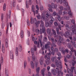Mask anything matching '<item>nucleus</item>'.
<instances>
[{
	"mask_svg": "<svg viewBox=\"0 0 76 76\" xmlns=\"http://www.w3.org/2000/svg\"><path fill=\"white\" fill-rule=\"evenodd\" d=\"M60 9H61V10H63V6H60Z\"/></svg>",
	"mask_w": 76,
	"mask_h": 76,
	"instance_id": "nucleus-58",
	"label": "nucleus"
},
{
	"mask_svg": "<svg viewBox=\"0 0 76 76\" xmlns=\"http://www.w3.org/2000/svg\"><path fill=\"white\" fill-rule=\"evenodd\" d=\"M71 22L74 25H71V28L72 29H74L73 30H72V33L73 34H75L76 35V24H75V20L74 19H72L71 20Z\"/></svg>",
	"mask_w": 76,
	"mask_h": 76,
	"instance_id": "nucleus-2",
	"label": "nucleus"
},
{
	"mask_svg": "<svg viewBox=\"0 0 76 76\" xmlns=\"http://www.w3.org/2000/svg\"><path fill=\"white\" fill-rule=\"evenodd\" d=\"M17 9L18 10H20L19 9V5H17Z\"/></svg>",
	"mask_w": 76,
	"mask_h": 76,
	"instance_id": "nucleus-63",
	"label": "nucleus"
},
{
	"mask_svg": "<svg viewBox=\"0 0 76 76\" xmlns=\"http://www.w3.org/2000/svg\"><path fill=\"white\" fill-rule=\"evenodd\" d=\"M62 53L63 54H65L66 53V51L64 50H62Z\"/></svg>",
	"mask_w": 76,
	"mask_h": 76,
	"instance_id": "nucleus-59",
	"label": "nucleus"
},
{
	"mask_svg": "<svg viewBox=\"0 0 76 76\" xmlns=\"http://www.w3.org/2000/svg\"><path fill=\"white\" fill-rule=\"evenodd\" d=\"M37 22V19H36V18H34L33 19V23H35H35Z\"/></svg>",
	"mask_w": 76,
	"mask_h": 76,
	"instance_id": "nucleus-38",
	"label": "nucleus"
},
{
	"mask_svg": "<svg viewBox=\"0 0 76 76\" xmlns=\"http://www.w3.org/2000/svg\"><path fill=\"white\" fill-rule=\"evenodd\" d=\"M31 53L32 54V57L33 61H34L35 60V55H34V48H32L31 49Z\"/></svg>",
	"mask_w": 76,
	"mask_h": 76,
	"instance_id": "nucleus-7",
	"label": "nucleus"
},
{
	"mask_svg": "<svg viewBox=\"0 0 76 76\" xmlns=\"http://www.w3.org/2000/svg\"><path fill=\"white\" fill-rule=\"evenodd\" d=\"M57 57L56 56L52 57L51 58V60L52 62H55V64L56 66L58 67H59V63H58V60H57Z\"/></svg>",
	"mask_w": 76,
	"mask_h": 76,
	"instance_id": "nucleus-3",
	"label": "nucleus"
},
{
	"mask_svg": "<svg viewBox=\"0 0 76 76\" xmlns=\"http://www.w3.org/2000/svg\"><path fill=\"white\" fill-rule=\"evenodd\" d=\"M65 18L66 20H69V17L67 16H65Z\"/></svg>",
	"mask_w": 76,
	"mask_h": 76,
	"instance_id": "nucleus-52",
	"label": "nucleus"
},
{
	"mask_svg": "<svg viewBox=\"0 0 76 76\" xmlns=\"http://www.w3.org/2000/svg\"><path fill=\"white\" fill-rule=\"evenodd\" d=\"M18 48L16 47L15 49V55L16 56H18Z\"/></svg>",
	"mask_w": 76,
	"mask_h": 76,
	"instance_id": "nucleus-25",
	"label": "nucleus"
},
{
	"mask_svg": "<svg viewBox=\"0 0 76 76\" xmlns=\"http://www.w3.org/2000/svg\"><path fill=\"white\" fill-rule=\"evenodd\" d=\"M68 6L67 8L68 9V10H69V12H68V15H70L71 18H72V17H73V16H72V13H71V10H70V7L69 6L68 4V5H67V6ZM64 10H66V11H67L68 10L67 8H64Z\"/></svg>",
	"mask_w": 76,
	"mask_h": 76,
	"instance_id": "nucleus-5",
	"label": "nucleus"
},
{
	"mask_svg": "<svg viewBox=\"0 0 76 76\" xmlns=\"http://www.w3.org/2000/svg\"><path fill=\"white\" fill-rule=\"evenodd\" d=\"M65 27L66 29L68 31L70 32V29H71L70 28V26H69V25H68V24H66L65 25Z\"/></svg>",
	"mask_w": 76,
	"mask_h": 76,
	"instance_id": "nucleus-16",
	"label": "nucleus"
},
{
	"mask_svg": "<svg viewBox=\"0 0 76 76\" xmlns=\"http://www.w3.org/2000/svg\"><path fill=\"white\" fill-rule=\"evenodd\" d=\"M3 64V58L2 57H1L0 59V76H1V73H0V70H1V64Z\"/></svg>",
	"mask_w": 76,
	"mask_h": 76,
	"instance_id": "nucleus-11",
	"label": "nucleus"
},
{
	"mask_svg": "<svg viewBox=\"0 0 76 76\" xmlns=\"http://www.w3.org/2000/svg\"><path fill=\"white\" fill-rule=\"evenodd\" d=\"M27 33L28 34V37H29V36H30V32H29V31H27Z\"/></svg>",
	"mask_w": 76,
	"mask_h": 76,
	"instance_id": "nucleus-53",
	"label": "nucleus"
},
{
	"mask_svg": "<svg viewBox=\"0 0 76 76\" xmlns=\"http://www.w3.org/2000/svg\"><path fill=\"white\" fill-rule=\"evenodd\" d=\"M58 13L59 15H62V11L61 10H60L58 12Z\"/></svg>",
	"mask_w": 76,
	"mask_h": 76,
	"instance_id": "nucleus-54",
	"label": "nucleus"
},
{
	"mask_svg": "<svg viewBox=\"0 0 76 76\" xmlns=\"http://www.w3.org/2000/svg\"><path fill=\"white\" fill-rule=\"evenodd\" d=\"M67 45L69 48H70H70H72V44H71V43H68Z\"/></svg>",
	"mask_w": 76,
	"mask_h": 76,
	"instance_id": "nucleus-37",
	"label": "nucleus"
},
{
	"mask_svg": "<svg viewBox=\"0 0 76 76\" xmlns=\"http://www.w3.org/2000/svg\"><path fill=\"white\" fill-rule=\"evenodd\" d=\"M31 64L32 69H34V63L32 61H31Z\"/></svg>",
	"mask_w": 76,
	"mask_h": 76,
	"instance_id": "nucleus-32",
	"label": "nucleus"
},
{
	"mask_svg": "<svg viewBox=\"0 0 76 76\" xmlns=\"http://www.w3.org/2000/svg\"><path fill=\"white\" fill-rule=\"evenodd\" d=\"M31 0H29V2L27 1H26V8H27V9H28L29 7V5H28V4H29V3L30 4H32V2H31Z\"/></svg>",
	"mask_w": 76,
	"mask_h": 76,
	"instance_id": "nucleus-10",
	"label": "nucleus"
},
{
	"mask_svg": "<svg viewBox=\"0 0 76 76\" xmlns=\"http://www.w3.org/2000/svg\"><path fill=\"white\" fill-rule=\"evenodd\" d=\"M73 39L74 41H75L76 40V37H74L73 38Z\"/></svg>",
	"mask_w": 76,
	"mask_h": 76,
	"instance_id": "nucleus-64",
	"label": "nucleus"
},
{
	"mask_svg": "<svg viewBox=\"0 0 76 76\" xmlns=\"http://www.w3.org/2000/svg\"><path fill=\"white\" fill-rule=\"evenodd\" d=\"M20 36L22 38H23V30L21 31Z\"/></svg>",
	"mask_w": 76,
	"mask_h": 76,
	"instance_id": "nucleus-28",
	"label": "nucleus"
},
{
	"mask_svg": "<svg viewBox=\"0 0 76 76\" xmlns=\"http://www.w3.org/2000/svg\"><path fill=\"white\" fill-rule=\"evenodd\" d=\"M52 31L53 32V33L54 35H56V31L54 30V29H52Z\"/></svg>",
	"mask_w": 76,
	"mask_h": 76,
	"instance_id": "nucleus-40",
	"label": "nucleus"
},
{
	"mask_svg": "<svg viewBox=\"0 0 76 76\" xmlns=\"http://www.w3.org/2000/svg\"><path fill=\"white\" fill-rule=\"evenodd\" d=\"M43 61H44V58H41L39 61V63L41 65L43 64Z\"/></svg>",
	"mask_w": 76,
	"mask_h": 76,
	"instance_id": "nucleus-21",
	"label": "nucleus"
},
{
	"mask_svg": "<svg viewBox=\"0 0 76 76\" xmlns=\"http://www.w3.org/2000/svg\"><path fill=\"white\" fill-rule=\"evenodd\" d=\"M45 71V68L43 69L41 71V73L42 75V76H44V72Z\"/></svg>",
	"mask_w": 76,
	"mask_h": 76,
	"instance_id": "nucleus-22",
	"label": "nucleus"
},
{
	"mask_svg": "<svg viewBox=\"0 0 76 76\" xmlns=\"http://www.w3.org/2000/svg\"><path fill=\"white\" fill-rule=\"evenodd\" d=\"M40 23H41V21L39 20H38V21H37V22L35 23L36 28H38V25L40 24Z\"/></svg>",
	"mask_w": 76,
	"mask_h": 76,
	"instance_id": "nucleus-20",
	"label": "nucleus"
},
{
	"mask_svg": "<svg viewBox=\"0 0 76 76\" xmlns=\"http://www.w3.org/2000/svg\"><path fill=\"white\" fill-rule=\"evenodd\" d=\"M18 50L20 52L22 51V47L21 45H19L18 46Z\"/></svg>",
	"mask_w": 76,
	"mask_h": 76,
	"instance_id": "nucleus-23",
	"label": "nucleus"
},
{
	"mask_svg": "<svg viewBox=\"0 0 76 76\" xmlns=\"http://www.w3.org/2000/svg\"><path fill=\"white\" fill-rule=\"evenodd\" d=\"M63 35H64L65 37H66V35L68 37H69V35H70V34H69V31H67V32H65V34H63Z\"/></svg>",
	"mask_w": 76,
	"mask_h": 76,
	"instance_id": "nucleus-19",
	"label": "nucleus"
},
{
	"mask_svg": "<svg viewBox=\"0 0 76 76\" xmlns=\"http://www.w3.org/2000/svg\"><path fill=\"white\" fill-rule=\"evenodd\" d=\"M59 41H58V45H59V46H60V45H61V43H62V42L61 41V36H59Z\"/></svg>",
	"mask_w": 76,
	"mask_h": 76,
	"instance_id": "nucleus-18",
	"label": "nucleus"
},
{
	"mask_svg": "<svg viewBox=\"0 0 76 76\" xmlns=\"http://www.w3.org/2000/svg\"><path fill=\"white\" fill-rule=\"evenodd\" d=\"M40 9L41 10H43V7L42 6H40Z\"/></svg>",
	"mask_w": 76,
	"mask_h": 76,
	"instance_id": "nucleus-55",
	"label": "nucleus"
},
{
	"mask_svg": "<svg viewBox=\"0 0 76 76\" xmlns=\"http://www.w3.org/2000/svg\"><path fill=\"white\" fill-rule=\"evenodd\" d=\"M31 11L34 12V15L35 16V6L34 5H32L31 9Z\"/></svg>",
	"mask_w": 76,
	"mask_h": 76,
	"instance_id": "nucleus-15",
	"label": "nucleus"
},
{
	"mask_svg": "<svg viewBox=\"0 0 76 76\" xmlns=\"http://www.w3.org/2000/svg\"><path fill=\"white\" fill-rule=\"evenodd\" d=\"M64 4H65L66 6H68V2L67 1V0H64L63 1Z\"/></svg>",
	"mask_w": 76,
	"mask_h": 76,
	"instance_id": "nucleus-30",
	"label": "nucleus"
},
{
	"mask_svg": "<svg viewBox=\"0 0 76 76\" xmlns=\"http://www.w3.org/2000/svg\"><path fill=\"white\" fill-rule=\"evenodd\" d=\"M72 55H67V56H66V57L68 58H70V57H72Z\"/></svg>",
	"mask_w": 76,
	"mask_h": 76,
	"instance_id": "nucleus-44",
	"label": "nucleus"
},
{
	"mask_svg": "<svg viewBox=\"0 0 76 76\" xmlns=\"http://www.w3.org/2000/svg\"><path fill=\"white\" fill-rule=\"evenodd\" d=\"M11 4L12 6H13L14 7H15V6H16V2L15 1H13V2L12 3H11Z\"/></svg>",
	"mask_w": 76,
	"mask_h": 76,
	"instance_id": "nucleus-31",
	"label": "nucleus"
},
{
	"mask_svg": "<svg viewBox=\"0 0 76 76\" xmlns=\"http://www.w3.org/2000/svg\"><path fill=\"white\" fill-rule=\"evenodd\" d=\"M45 15H42V17H41V20H45Z\"/></svg>",
	"mask_w": 76,
	"mask_h": 76,
	"instance_id": "nucleus-29",
	"label": "nucleus"
},
{
	"mask_svg": "<svg viewBox=\"0 0 76 76\" xmlns=\"http://www.w3.org/2000/svg\"><path fill=\"white\" fill-rule=\"evenodd\" d=\"M51 66H52V67H54V68H55V67H56V65L54 64H52Z\"/></svg>",
	"mask_w": 76,
	"mask_h": 76,
	"instance_id": "nucleus-60",
	"label": "nucleus"
},
{
	"mask_svg": "<svg viewBox=\"0 0 76 76\" xmlns=\"http://www.w3.org/2000/svg\"><path fill=\"white\" fill-rule=\"evenodd\" d=\"M45 27H48V23L46 22L45 24Z\"/></svg>",
	"mask_w": 76,
	"mask_h": 76,
	"instance_id": "nucleus-47",
	"label": "nucleus"
},
{
	"mask_svg": "<svg viewBox=\"0 0 76 76\" xmlns=\"http://www.w3.org/2000/svg\"><path fill=\"white\" fill-rule=\"evenodd\" d=\"M56 1L57 3H60V4H62V0H53V1Z\"/></svg>",
	"mask_w": 76,
	"mask_h": 76,
	"instance_id": "nucleus-26",
	"label": "nucleus"
},
{
	"mask_svg": "<svg viewBox=\"0 0 76 76\" xmlns=\"http://www.w3.org/2000/svg\"><path fill=\"white\" fill-rule=\"evenodd\" d=\"M1 22H3V14H1Z\"/></svg>",
	"mask_w": 76,
	"mask_h": 76,
	"instance_id": "nucleus-45",
	"label": "nucleus"
},
{
	"mask_svg": "<svg viewBox=\"0 0 76 76\" xmlns=\"http://www.w3.org/2000/svg\"><path fill=\"white\" fill-rule=\"evenodd\" d=\"M71 42L72 44V45H74L75 44V42H73L72 41H71Z\"/></svg>",
	"mask_w": 76,
	"mask_h": 76,
	"instance_id": "nucleus-56",
	"label": "nucleus"
},
{
	"mask_svg": "<svg viewBox=\"0 0 76 76\" xmlns=\"http://www.w3.org/2000/svg\"><path fill=\"white\" fill-rule=\"evenodd\" d=\"M57 7V5L52 3V8H53V9H55Z\"/></svg>",
	"mask_w": 76,
	"mask_h": 76,
	"instance_id": "nucleus-24",
	"label": "nucleus"
},
{
	"mask_svg": "<svg viewBox=\"0 0 76 76\" xmlns=\"http://www.w3.org/2000/svg\"><path fill=\"white\" fill-rule=\"evenodd\" d=\"M47 33L48 35H52L53 33H51V29L48 28L47 29Z\"/></svg>",
	"mask_w": 76,
	"mask_h": 76,
	"instance_id": "nucleus-14",
	"label": "nucleus"
},
{
	"mask_svg": "<svg viewBox=\"0 0 76 76\" xmlns=\"http://www.w3.org/2000/svg\"><path fill=\"white\" fill-rule=\"evenodd\" d=\"M50 12H47L45 15V16L46 17V18H48L49 17H50Z\"/></svg>",
	"mask_w": 76,
	"mask_h": 76,
	"instance_id": "nucleus-35",
	"label": "nucleus"
},
{
	"mask_svg": "<svg viewBox=\"0 0 76 76\" xmlns=\"http://www.w3.org/2000/svg\"><path fill=\"white\" fill-rule=\"evenodd\" d=\"M56 31H57V33L58 35H60V32H59V29H58V28H56Z\"/></svg>",
	"mask_w": 76,
	"mask_h": 76,
	"instance_id": "nucleus-36",
	"label": "nucleus"
},
{
	"mask_svg": "<svg viewBox=\"0 0 76 76\" xmlns=\"http://www.w3.org/2000/svg\"><path fill=\"white\" fill-rule=\"evenodd\" d=\"M41 24L40 25V28H42V29L40 28V34L41 35V34L43 33V34H45V35H47V33L45 32V28L44 26V22L42 21V20H41Z\"/></svg>",
	"mask_w": 76,
	"mask_h": 76,
	"instance_id": "nucleus-1",
	"label": "nucleus"
},
{
	"mask_svg": "<svg viewBox=\"0 0 76 76\" xmlns=\"http://www.w3.org/2000/svg\"><path fill=\"white\" fill-rule=\"evenodd\" d=\"M71 49V51L72 52H73V51H74V50H73V47H72V48H70Z\"/></svg>",
	"mask_w": 76,
	"mask_h": 76,
	"instance_id": "nucleus-61",
	"label": "nucleus"
},
{
	"mask_svg": "<svg viewBox=\"0 0 76 76\" xmlns=\"http://www.w3.org/2000/svg\"><path fill=\"white\" fill-rule=\"evenodd\" d=\"M52 15L53 16H57V19L59 20V21H61V17H60V15H59L58 14H57V13L56 11H54L53 14H52Z\"/></svg>",
	"mask_w": 76,
	"mask_h": 76,
	"instance_id": "nucleus-6",
	"label": "nucleus"
},
{
	"mask_svg": "<svg viewBox=\"0 0 76 76\" xmlns=\"http://www.w3.org/2000/svg\"><path fill=\"white\" fill-rule=\"evenodd\" d=\"M58 28L59 29H60V30H61V25H59L58 26Z\"/></svg>",
	"mask_w": 76,
	"mask_h": 76,
	"instance_id": "nucleus-62",
	"label": "nucleus"
},
{
	"mask_svg": "<svg viewBox=\"0 0 76 76\" xmlns=\"http://www.w3.org/2000/svg\"><path fill=\"white\" fill-rule=\"evenodd\" d=\"M10 56L11 59H12V60H13L14 59V56L13 55V51H10Z\"/></svg>",
	"mask_w": 76,
	"mask_h": 76,
	"instance_id": "nucleus-12",
	"label": "nucleus"
},
{
	"mask_svg": "<svg viewBox=\"0 0 76 76\" xmlns=\"http://www.w3.org/2000/svg\"><path fill=\"white\" fill-rule=\"evenodd\" d=\"M51 45V42H47V44H45V48L46 50L47 49H49L50 48V45Z\"/></svg>",
	"mask_w": 76,
	"mask_h": 76,
	"instance_id": "nucleus-9",
	"label": "nucleus"
},
{
	"mask_svg": "<svg viewBox=\"0 0 76 76\" xmlns=\"http://www.w3.org/2000/svg\"><path fill=\"white\" fill-rule=\"evenodd\" d=\"M57 55L58 56H61V53H60V52H58L57 53Z\"/></svg>",
	"mask_w": 76,
	"mask_h": 76,
	"instance_id": "nucleus-51",
	"label": "nucleus"
},
{
	"mask_svg": "<svg viewBox=\"0 0 76 76\" xmlns=\"http://www.w3.org/2000/svg\"><path fill=\"white\" fill-rule=\"evenodd\" d=\"M27 64V62L26 61H25L24 62V69H25L26 68V66Z\"/></svg>",
	"mask_w": 76,
	"mask_h": 76,
	"instance_id": "nucleus-34",
	"label": "nucleus"
},
{
	"mask_svg": "<svg viewBox=\"0 0 76 76\" xmlns=\"http://www.w3.org/2000/svg\"><path fill=\"white\" fill-rule=\"evenodd\" d=\"M6 4H4L3 8V10L4 11H5V10H6Z\"/></svg>",
	"mask_w": 76,
	"mask_h": 76,
	"instance_id": "nucleus-42",
	"label": "nucleus"
},
{
	"mask_svg": "<svg viewBox=\"0 0 76 76\" xmlns=\"http://www.w3.org/2000/svg\"><path fill=\"white\" fill-rule=\"evenodd\" d=\"M53 51L55 52H56V53H57V52H58V49L57 48H55L54 50H53Z\"/></svg>",
	"mask_w": 76,
	"mask_h": 76,
	"instance_id": "nucleus-46",
	"label": "nucleus"
},
{
	"mask_svg": "<svg viewBox=\"0 0 76 76\" xmlns=\"http://www.w3.org/2000/svg\"><path fill=\"white\" fill-rule=\"evenodd\" d=\"M50 41H51L52 42H57V40H56V39H55V40L54 38H52L50 39Z\"/></svg>",
	"mask_w": 76,
	"mask_h": 76,
	"instance_id": "nucleus-33",
	"label": "nucleus"
},
{
	"mask_svg": "<svg viewBox=\"0 0 76 76\" xmlns=\"http://www.w3.org/2000/svg\"><path fill=\"white\" fill-rule=\"evenodd\" d=\"M5 74H9V70L7 69H5Z\"/></svg>",
	"mask_w": 76,
	"mask_h": 76,
	"instance_id": "nucleus-39",
	"label": "nucleus"
},
{
	"mask_svg": "<svg viewBox=\"0 0 76 76\" xmlns=\"http://www.w3.org/2000/svg\"><path fill=\"white\" fill-rule=\"evenodd\" d=\"M2 52L4 53V51H5V48H4V45H2Z\"/></svg>",
	"mask_w": 76,
	"mask_h": 76,
	"instance_id": "nucleus-27",
	"label": "nucleus"
},
{
	"mask_svg": "<svg viewBox=\"0 0 76 76\" xmlns=\"http://www.w3.org/2000/svg\"><path fill=\"white\" fill-rule=\"evenodd\" d=\"M39 42L40 44V47H42V42L41 40V39H39Z\"/></svg>",
	"mask_w": 76,
	"mask_h": 76,
	"instance_id": "nucleus-41",
	"label": "nucleus"
},
{
	"mask_svg": "<svg viewBox=\"0 0 76 76\" xmlns=\"http://www.w3.org/2000/svg\"><path fill=\"white\" fill-rule=\"evenodd\" d=\"M54 25L55 26H58V23L57 22H55L54 23Z\"/></svg>",
	"mask_w": 76,
	"mask_h": 76,
	"instance_id": "nucleus-50",
	"label": "nucleus"
},
{
	"mask_svg": "<svg viewBox=\"0 0 76 76\" xmlns=\"http://www.w3.org/2000/svg\"><path fill=\"white\" fill-rule=\"evenodd\" d=\"M9 15L8 16L7 14V17L6 19L7 22V21H8V18L9 19H10V15H11V10H9Z\"/></svg>",
	"mask_w": 76,
	"mask_h": 76,
	"instance_id": "nucleus-13",
	"label": "nucleus"
},
{
	"mask_svg": "<svg viewBox=\"0 0 76 76\" xmlns=\"http://www.w3.org/2000/svg\"><path fill=\"white\" fill-rule=\"evenodd\" d=\"M8 42L9 41H8V39H6L5 40V46L6 48H7V47H9Z\"/></svg>",
	"mask_w": 76,
	"mask_h": 76,
	"instance_id": "nucleus-17",
	"label": "nucleus"
},
{
	"mask_svg": "<svg viewBox=\"0 0 76 76\" xmlns=\"http://www.w3.org/2000/svg\"><path fill=\"white\" fill-rule=\"evenodd\" d=\"M50 56H51V53H48V56L45 61V63L47 65H48L50 64Z\"/></svg>",
	"mask_w": 76,
	"mask_h": 76,
	"instance_id": "nucleus-4",
	"label": "nucleus"
},
{
	"mask_svg": "<svg viewBox=\"0 0 76 76\" xmlns=\"http://www.w3.org/2000/svg\"><path fill=\"white\" fill-rule=\"evenodd\" d=\"M56 73H57V74H58L57 75V76H60V73H61V75H63V72H61L60 71H59V68H56Z\"/></svg>",
	"mask_w": 76,
	"mask_h": 76,
	"instance_id": "nucleus-8",
	"label": "nucleus"
},
{
	"mask_svg": "<svg viewBox=\"0 0 76 76\" xmlns=\"http://www.w3.org/2000/svg\"><path fill=\"white\" fill-rule=\"evenodd\" d=\"M37 17L38 19H40L41 18V15H37Z\"/></svg>",
	"mask_w": 76,
	"mask_h": 76,
	"instance_id": "nucleus-49",
	"label": "nucleus"
},
{
	"mask_svg": "<svg viewBox=\"0 0 76 76\" xmlns=\"http://www.w3.org/2000/svg\"><path fill=\"white\" fill-rule=\"evenodd\" d=\"M37 46L35 45H34V48H33V50L34 51H37Z\"/></svg>",
	"mask_w": 76,
	"mask_h": 76,
	"instance_id": "nucleus-43",
	"label": "nucleus"
},
{
	"mask_svg": "<svg viewBox=\"0 0 76 76\" xmlns=\"http://www.w3.org/2000/svg\"><path fill=\"white\" fill-rule=\"evenodd\" d=\"M51 54L52 55H53V56H54V55L55 54V52L54 50H53L52 51Z\"/></svg>",
	"mask_w": 76,
	"mask_h": 76,
	"instance_id": "nucleus-57",
	"label": "nucleus"
},
{
	"mask_svg": "<svg viewBox=\"0 0 76 76\" xmlns=\"http://www.w3.org/2000/svg\"><path fill=\"white\" fill-rule=\"evenodd\" d=\"M30 20H31L30 23L31 24H33V22H32V21L33 20V18H31Z\"/></svg>",
	"mask_w": 76,
	"mask_h": 76,
	"instance_id": "nucleus-48",
	"label": "nucleus"
}]
</instances>
